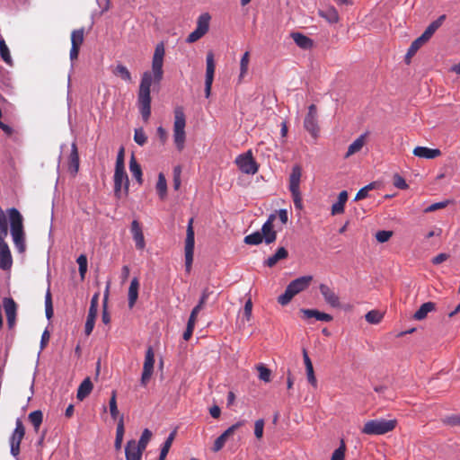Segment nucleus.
Returning <instances> with one entry per match:
<instances>
[{"label": "nucleus", "mask_w": 460, "mask_h": 460, "mask_svg": "<svg viewBox=\"0 0 460 460\" xmlns=\"http://www.w3.org/2000/svg\"><path fill=\"white\" fill-rule=\"evenodd\" d=\"M301 313L304 314L305 318H315L317 321L322 322H331L332 321V316L329 314L320 312L315 309H301Z\"/></svg>", "instance_id": "b1692460"}, {"label": "nucleus", "mask_w": 460, "mask_h": 460, "mask_svg": "<svg viewBox=\"0 0 460 460\" xmlns=\"http://www.w3.org/2000/svg\"><path fill=\"white\" fill-rule=\"evenodd\" d=\"M412 153L415 156L426 159H434L441 155L439 149H432L426 146H416Z\"/></svg>", "instance_id": "5701e85b"}, {"label": "nucleus", "mask_w": 460, "mask_h": 460, "mask_svg": "<svg viewBox=\"0 0 460 460\" xmlns=\"http://www.w3.org/2000/svg\"><path fill=\"white\" fill-rule=\"evenodd\" d=\"M296 295L287 287L285 292L278 297V302L282 305H288Z\"/></svg>", "instance_id": "3c124183"}, {"label": "nucleus", "mask_w": 460, "mask_h": 460, "mask_svg": "<svg viewBox=\"0 0 460 460\" xmlns=\"http://www.w3.org/2000/svg\"><path fill=\"white\" fill-rule=\"evenodd\" d=\"M10 222V230L13 243L19 252L25 251V234L23 230V218L19 210L11 208L6 210Z\"/></svg>", "instance_id": "f03ea898"}, {"label": "nucleus", "mask_w": 460, "mask_h": 460, "mask_svg": "<svg viewBox=\"0 0 460 460\" xmlns=\"http://www.w3.org/2000/svg\"><path fill=\"white\" fill-rule=\"evenodd\" d=\"M124 432H125L124 421H123V417L121 416L118 421L117 429H116V438H115V442H114V447L116 448V450H119L121 448Z\"/></svg>", "instance_id": "f704fd0d"}, {"label": "nucleus", "mask_w": 460, "mask_h": 460, "mask_svg": "<svg viewBox=\"0 0 460 460\" xmlns=\"http://www.w3.org/2000/svg\"><path fill=\"white\" fill-rule=\"evenodd\" d=\"M112 73L125 82L130 83L132 81L129 70L122 64H118L112 70Z\"/></svg>", "instance_id": "c9c22d12"}, {"label": "nucleus", "mask_w": 460, "mask_h": 460, "mask_svg": "<svg viewBox=\"0 0 460 460\" xmlns=\"http://www.w3.org/2000/svg\"><path fill=\"white\" fill-rule=\"evenodd\" d=\"M348 200V192L342 190L339 193L338 200L332 206V215H340L344 212V207Z\"/></svg>", "instance_id": "c85d7f7f"}, {"label": "nucleus", "mask_w": 460, "mask_h": 460, "mask_svg": "<svg viewBox=\"0 0 460 460\" xmlns=\"http://www.w3.org/2000/svg\"><path fill=\"white\" fill-rule=\"evenodd\" d=\"M446 19V15H440L436 21L432 22L424 31V32L420 36L421 40L427 42L432 35L436 32V31L442 25L443 22Z\"/></svg>", "instance_id": "4be33fe9"}, {"label": "nucleus", "mask_w": 460, "mask_h": 460, "mask_svg": "<svg viewBox=\"0 0 460 460\" xmlns=\"http://www.w3.org/2000/svg\"><path fill=\"white\" fill-rule=\"evenodd\" d=\"M130 231H131V234H132V237L141 234L143 231H142V227H141V225L140 223L137 221V220H133L132 223H131V227H130Z\"/></svg>", "instance_id": "69168bd1"}, {"label": "nucleus", "mask_w": 460, "mask_h": 460, "mask_svg": "<svg viewBox=\"0 0 460 460\" xmlns=\"http://www.w3.org/2000/svg\"><path fill=\"white\" fill-rule=\"evenodd\" d=\"M256 369L259 373V379L265 382L270 383L271 381V370L268 368L263 364H259L256 366Z\"/></svg>", "instance_id": "58836bf2"}, {"label": "nucleus", "mask_w": 460, "mask_h": 460, "mask_svg": "<svg viewBox=\"0 0 460 460\" xmlns=\"http://www.w3.org/2000/svg\"><path fill=\"white\" fill-rule=\"evenodd\" d=\"M252 300L249 298L244 305L243 307V314L246 317V319L249 321L252 316Z\"/></svg>", "instance_id": "338daca9"}, {"label": "nucleus", "mask_w": 460, "mask_h": 460, "mask_svg": "<svg viewBox=\"0 0 460 460\" xmlns=\"http://www.w3.org/2000/svg\"><path fill=\"white\" fill-rule=\"evenodd\" d=\"M201 39V14L197 18V27L186 39V42L193 43Z\"/></svg>", "instance_id": "ea45409f"}, {"label": "nucleus", "mask_w": 460, "mask_h": 460, "mask_svg": "<svg viewBox=\"0 0 460 460\" xmlns=\"http://www.w3.org/2000/svg\"><path fill=\"white\" fill-rule=\"evenodd\" d=\"M175 436H176V430H173L172 432L170 433V435L168 436V438H166V440L164 441V443L163 445L159 458L157 460H164L165 459V457L172 447V444L175 438Z\"/></svg>", "instance_id": "e433bc0d"}, {"label": "nucleus", "mask_w": 460, "mask_h": 460, "mask_svg": "<svg viewBox=\"0 0 460 460\" xmlns=\"http://www.w3.org/2000/svg\"><path fill=\"white\" fill-rule=\"evenodd\" d=\"M133 240L136 243V248L137 250H144L146 247V242L143 232L133 237Z\"/></svg>", "instance_id": "0e129e2a"}, {"label": "nucleus", "mask_w": 460, "mask_h": 460, "mask_svg": "<svg viewBox=\"0 0 460 460\" xmlns=\"http://www.w3.org/2000/svg\"><path fill=\"white\" fill-rule=\"evenodd\" d=\"M154 364H155V353L151 347L147 349L146 351L145 361L143 366V372L141 376V385L146 386L149 382L153 371H154Z\"/></svg>", "instance_id": "ddd939ff"}, {"label": "nucleus", "mask_w": 460, "mask_h": 460, "mask_svg": "<svg viewBox=\"0 0 460 460\" xmlns=\"http://www.w3.org/2000/svg\"><path fill=\"white\" fill-rule=\"evenodd\" d=\"M235 163L239 169L246 174H255L259 170V165L252 157V151L249 150L245 154L236 157Z\"/></svg>", "instance_id": "9d476101"}, {"label": "nucleus", "mask_w": 460, "mask_h": 460, "mask_svg": "<svg viewBox=\"0 0 460 460\" xmlns=\"http://www.w3.org/2000/svg\"><path fill=\"white\" fill-rule=\"evenodd\" d=\"M201 309V299L199 301V303L197 304V305L193 308L190 315V318L188 320V323H187V327L186 328H190L191 330L194 329V326H195V323H196V318H197V315L199 312V310Z\"/></svg>", "instance_id": "de8ad7c7"}, {"label": "nucleus", "mask_w": 460, "mask_h": 460, "mask_svg": "<svg viewBox=\"0 0 460 460\" xmlns=\"http://www.w3.org/2000/svg\"><path fill=\"white\" fill-rule=\"evenodd\" d=\"M426 43L424 40H421L420 38H417L410 46L409 49H408V52H407V57H411L413 56L417 51L418 49L424 44Z\"/></svg>", "instance_id": "6e6d98bb"}, {"label": "nucleus", "mask_w": 460, "mask_h": 460, "mask_svg": "<svg viewBox=\"0 0 460 460\" xmlns=\"http://www.w3.org/2000/svg\"><path fill=\"white\" fill-rule=\"evenodd\" d=\"M443 423L451 427H460V415L452 414L443 419Z\"/></svg>", "instance_id": "864d4df0"}, {"label": "nucleus", "mask_w": 460, "mask_h": 460, "mask_svg": "<svg viewBox=\"0 0 460 460\" xmlns=\"http://www.w3.org/2000/svg\"><path fill=\"white\" fill-rule=\"evenodd\" d=\"M312 279V276H303L292 280L288 285V288L293 292V294L296 295L306 289L309 287Z\"/></svg>", "instance_id": "aec40b11"}, {"label": "nucleus", "mask_w": 460, "mask_h": 460, "mask_svg": "<svg viewBox=\"0 0 460 460\" xmlns=\"http://www.w3.org/2000/svg\"><path fill=\"white\" fill-rule=\"evenodd\" d=\"M156 190L160 198L163 199L166 196L167 183L164 175L161 172L158 175V181L156 183Z\"/></svg>", "instance_id": "a19ab883"}, {"label": "nucleus", "mask_w": 460, "mask_h": 460, "mask_svg": "<svg viewBox=\"0 0 460 460\" xmlns=\"http://www.w3.org/2000/svg\"><path fill=\"white\" fill-rule=\"evenodd\" d=\"M164 57V47L163 43L156 45L152 60V73L146 71L143 73L139 90L137 94V106L141 116L145 121H147L151 115V96L150 88L152 83H160L163 79Z\"/></svg>", "instance_id": "f257e3e1"}, {"label": "nucleus", "mask_w": 460, "mask_h": 460, "mask_svg": "<svg viewBox=\"0 0 460 460\" xmlns=\"http://www.w3.org/2000/svg\"><path fill=\"white\" fill-rule=\"evenodd\" d=\"M152 438V432L145 429L138 441L130 439L125 447L126 460H142L143 452L146 450Z\"/></svg>", "instance_id": "39448f33"}, {"label": "nucleus", "mask_w": 460, "mask_h": 460, "mask_svg": "<svg viewBox=\"0 0 460 460\" xmlns=\"http://www.w3.org/2000/svg\"><path fill=\"white\" fill-rule=\"evenodd\" d=\"M303 358L305 366L307 380L313 386H316L317 381L314 376L313 363L305 349L303 350Z\"/></svg>", "instance_id": "bb28decb"}, {"label": "nucleus", "mask_w": 460, "mask_h": 460, "mask_svg": "<svg viewBox=\"0 0 460 460\" xmlns=\"http://www.w3.org/2000/svg\"><path fill=\"white\" fill-rule=\"evenodd\" d=\"M8 234V225L5 214L0 207V269L8 270L12 268L13 258L10 248L4 241Z\"/></svg>", "instance_id": "7ed1b4c3"}, {"label": "nucleus", "mask_w": 460, "mask_h": 460, "mask_svg": "<svg viewBox=\"0 0 460 460\" xmlns=\"http://www.w3.org/2000/svg\"><path fill=\"white\" fill-rule=\"evenodd\" d=\"M320 293L322 294L324 301L332 307L340 306V298L335 291L326 284H320Z\"/></svg>", "instance_id": "a211bd4d"}, {"label": "nucleus", "mask_w": 460, "mask_h": 460, "mask_svg": "<svg viewBox=\"0 0 460 460\" xmlns=\"http://www.w3.org/2000/svg\"><path fill=\"white\" fill-rule=\"evenodd\" d=\"M318 14L325 19L329 23H336L339 22V13L333 6H328L325 9H319Z\"/></svg>", "instance_id": "cd10ccee"}, {"label": "nucleus", "mask_w": 460, "mask_h": 460, "mask_svg": "<svg viewBox=\"0 0 460 460\" xmlns=\"http://www.w3.org/2000/svg\"><path fill=\"white\" fill-rule=\"evenodd\" d=\"M276 217V214H270L260 231L266 244H270L277 239V231L274 230L273 225Z\"/></svg>", "instance_id": "dca6fc26"}, {"label": "nucleus", "mask_w": 460, "mask_h": 460, "mask_svg": "<svg viewBox=\"0 0 460 460\" xmlns=\"http://www.w3.org/2000/svg\"><path fill=\"white\" fill-rule=\"evenodd\" d=\"M138 288H139V282L137 278H134L129 285L128 288V307L132 308L138 297Z\"/></svg>", "instance_id": "72a5a7b5"}, {"label": "nucleus", "mask_w": 460, "mask_h": 460, "mask_svg": "<svg viewBox=\"0 0 460 460\" xmlns=\"http://www.w3.org/2000/svg\"><path fill=\"white\" fill-rule=\"evenodd\" d=\"M243 425V422H237L231 427H229L226 430H225L216 440L212 450L214 452L219 451L226 444V440L234 435V431Z\"/></svg>", "instance_id": "6ab92c4d"}, {"label": "nucleus", "mask_w": 460, "mask_h": 460, "mask_svg": "<svg viewBox=\"0 0 460 460\" xmlns=\"http://www.w3.org/2000/svg\"><path fill=\"white\" fill-rule=\"evenodd\" d=\"M76 262L79 266V274L81 278L84 279L87 271V257L84 254H81L77 258Z\"/></svg>", "instance_id": "8fccbe9b"}, {"label": "nucleus", "mask_w": 460, "mask_h": 460, "mask_svg": "<svg viewBox=\"0 0 460 460\" xmlns=\"http://www.w3.org/2000/svg\"><path fill=\"white\" fill-rule=\"evenodd\" d=\"M49 339H50V334L48 330H45L41 335V340H40L41 349L47 346V344L49 341Z\"/></svg>", "instance_id": "774afa93"}, {"label": "nucleus", "mask_w": 460, "mask_h": 460, "mask_svg": "<svg viewBox=\"0 0 460 460\" xmlns=\"http://www.w3.org/2000/svg\"><path fill=\"white\" fill-rule=\"evenodd\" d=\"M186 116L184 108L181 105H176L173 108V141L179 151L184 148L186 140Z\"/></svg>", "instance_id": "20e7f679"}, {"label": "nucleus", "mask_w": 460, "mask_h": 460, "mask_svg": "<svg viewBox=\"0 0 460 460\" xmlns=\"http://www.w3.org/2000/svg\"><path fill=\"white\" fill-rule=\"evenodd\" d=\"M215 60L214 54L212 51L208 52L206 58V82H205V93L206 97H209L211 93V87L215 74Z\"/></svg>", "instance_id": "2eb2a0df"}, {"label": "nucleus", "mask_w": 460, "mask_h": 460, "mask_svg": "<svg viewBox=\"0 0 460 460\" xmlns=\"http://www.w3.org/2000/svg\"><path fill=\"white\" fill-rule=\"evenodd\" d=\"M366 321L372 324L379 323L383 319V314L377 310H371L365 315Z\"/></svg>", "instance_id": "c03bdc74"}, {"label": "nucleus", "mask_w": 460, "mask_h": 460, "mask_svg": "<svg viewBox=\"0 0 460 460\" xmlns=\"http://www.w3.org/2000/svg\"><path fill=\"white\" fill-rule=\"evenodd\" d=\"M134 140L139 146H144L147 142V137L142 128L135 129Z\"/></svg>", "instance_id": "09e8293b"}, {"label": "nucleus", "mask_w": 460, "mask_h": 460, "mask_svg": "<svg viewBox=\"0 0 460 460\" xmlns=\"http://www.w3.org/2000/svg\"><path fill=\"white\" fill-rule=\"evenodd\" d=\"M436 309V304L434 302H426L420 305V307L413 314V318L417 321L425 319L429 313Z\"/></svg>", "instance_id": "c756f323"}, {"label": "nucleus", "mask_w": 460, "mask_h": 460, "mask_svg": "<svg viewBox=\"0 0 460 460\" xmlns=\"http://www.w3.org/2000/svg\"><path fill=\"white\" fill-rule=\"evenodd\" d=\"M393 183L400 190H406L408 188V184L405 180L399 174H394Z\"/></svg>", "instance_id": "052dcab7"}, {"label": "nucleus", "mask_w": 460, "mask_h": 460, "mask_svg": "<svg viewBox=\"0 0 460 460\" xmlns=\"http://www.w3.org/2000/svg\"><path fill=\"white\" fill-rule=\"evenodd\" d=\"M93 383L89 377H86L79 385L77 389L76 397L79 401H83L86 398L93 390Z\"/></svg>", "instance_id": "2f4dec72"}, {"label": "nucleus", "mask_w": 460, "mask_h": 460, "mask_svg": "<svg viewBox=\"0 0 460 460\" xmlns=\"http://www.w3.org/2000/svg\"><path fill=\"white\" fill-rule=\"evenodd\" d=\"M244 243L249 245H258L263 242V235L260 231H256L244 237Z\"/></svg>", "instance_id": "79ce46f5"}, {"label": "nucleus", "mask_w": 460, "mask_h": 460, "mask_svg": "<svg viewBox=\"0 0 460 460\" xmlns=\"http://www.w3.org/2000/svg\"><path fill=\"white\" fill-rule=\"evenodd\" d=\"M84 40V29L80 28L71 32V49L69 53L70 60L73 62L78 58L80 47Z\"/></svg>", "instance_id": "4468645a"}, {"label": "nucleus", "mask_w": 460, "mask_h": 460, "mask_svg": "<svg viewBox=\"0 0 460 460\" xmlns=\"http://www.w3.org/2000/svg\"><path fill=\"white\" fill-rule=\"evenodd\" d=\"M304 128L314 139L318 137L320 128L317 121V109L314 104L308 107V112L304 119Z\"/></svg>", "instance_id": "f8f14e48"}, {"label": "nucleus", "mask_w": 460, "mask_h": 460, "mask_svg": "<svg viewBox=\"0 0 460 460\" xmlns=\"http://www.w3.org/2000/svg\"><path fill=\"white\" fill-rule=\"evenodd\" d=\"M107 299L108 294L106 293L103 299V306H102V321L104 324H109L111 323V315L107 310Z\"/></svg>", "instance_id": "4d7b16f0"}, {"label": "nucleus", "mask_w": 460, "mask_h": 460, "mask_svg": "<svg viewBox=\"0 0 460 460\" xmlns=\"http://www.w3.org/2000/svg\"><path fill=\"white\" fill-rule=\"evenodd\" d=\"M372 189H373V185L372 184H368V185L363 187L362 189H360L357 192V194H356V196L354 198V200L355 201H358V200L366 199L367 197V195H368V191L370 190H372Z\"/></svg>", "instance_id": "13d9d810"}, {"label": "nucleus", "mask_w": 460, "mask_h": 460, "mask_svg": "<svg viewBox=\"0 0 460 460\" xmlns=\"http://www.w3.org/2000/svg\"><path fill=\"white\" fill-rule=\"evenodd\" d=\"M193 219L190 218L188 224L187 235L185 240V270L187 273L190 272L193 261L194 250V231L192 227Z\"/></svg>", "instance_id": "1a4fd4ad"}, {"label": "nucleus", "mask_w": 460, "mask_h": 460, "mask_svg": "<svg viewBox=\"0 0 460 460\" xmlns=\"http://www.w3.org/2000/svg\"><path fill=\"white\" fill-rule=\"evenodd\" d=\"M367 133H364L360 135L357 139H355L348 147V151L344 155V158H349L354 154L359 152L364 145L366 144V137Z\"/></svg>", "instance_id": "393cba45"}, {"label": "nucleus", "mask_w": 460, "mask_h": 460, "mask_svg": "<svg viewBox=\"0 0 460 460\" xmlns=\"http://www.w3.org/2000/svg\"><path fill=\"white\" fill-rule=\"evenodd\" d=\"M4 313L7 319L9 328H13L15 324L17 305L12 297H5L3 301Z\"/></svg>", "instance_id": "f3484780"}, {"label": "nucleus", "mask_w": 460, "mask_h": 460, "mask_svg": "<svg viewBox=\"0 0 460 460\" xmlns=\"http://www.w3.org/2000/svg\"><path fill=\"white\" fill-rule=\"evenodd\" d=\"M288 256V252L287 249L284 247H279L273 255L270 256L265 261V265L271 268V267L275 266L279 261L287 259Z\"/></svg>", "instance_id": "7c9ffc66"}, {"label": "nucleus", "mask_w": 460, "mask_h": 460, "mask_svg": "<svg viewBox=\"0 0 460 460\" xmlns=\"http://www.w3.org/2000/svg\"><path fill=\"white\" fill-rule=\"evenodd\" d=\"M25 435V428L22 421L17 419L15 421V429L10 438L11 454L17 457L20 454V445Z\"/></svg>", "instance_id": "9b49d317"}, {"label": "nucleus", "mask_w": 460, "mask_h": 460, "mask_svg": "<svg viewBox=\"0 0 460 460\" xmlns=\"http://www.w3.org/2000/svg\"><path fill=\"white\" fill-rule=\"evenodd\" d=\"M396 425V420H371L365 423L361 432L367 435H384L394 430Z\"/></svg>", "instance_id": "423d86ee"}, {"label": "nucleus", "mask_w": 460, "mask_h": 460, "mask_svg": "<svg viewBox=\"0 0 460 460\" xmlns=\"http://www.w3.org/2000/svg\"><path fill=\"white\" fill-rule=\"evenodd\" d=\"M124 154H125V150H124V147L121 146L118 152V155H117V159H116V164H115V168H125V164H124Z\"/></svg>", "instance_id": "e2e57ef3"}, {"label": "nucleus", "mask_w": 460, "mask_h": 460, "mask_svg": "<svg viewBox=\"0 0 460 460\" xmlns=\"http://www.w3.org/2000/svg\"><path fill=\"white\" fill-rule=\"evenodd\" d=\"M264 420L262 419L257 420L254 423V435L260 439L263 436Z\"/></svg>", "instance_id": "bf43d9fd"}, {"label": "nucleus", "mask_w": 460, "mask_h": 460, "mask_svg": "<svg viewBox=\"0 0 460 460\" xmlns=\"http://www.w3.org/2000/svg\"><path fill=\"white\" fill-rule=\"evenodd\" d=\"M67 164L69 172L73 176H75L79 170V155L75 142H74L71 146V152L68 156Z\"/></svg>", "instance_id": "412c9836"}, {"label": "nucleus", "mask_w": 460, "mask_h": 460, "mask_svg": "<svg viewBox=\"0 0 460 460\" xmlns=\"http://www.w3.org/2000/svg\"><path fill=\"white\" fill-rule=\"evenodd\" d=\"M249 62H250V53H249V51H246L243 55L241 61H240V78H243L247 74Z\"/></svg>", "instance_id": "a18cd8bd"}, {"label": "nucleus", "mask_w": 460, "mask_h": 460, "mask_svg": "<svg viewBox=\"0 0 460 460\" xmlns=\"http://www.w3.org/2000/svg\"><path fill=\"white\" fill-rule=\"evenodd\" d=\"M345 451L346 447L343 441H341V446L334 450L332 455L331 460H344L345 459Z\"/></svg>", "instance_id": "603ef678"}, {"label": "nucleus", "mask_w": 460, "mask_h": 460, "mask_svg": "<svg viewBox=\"0 0 460 460\" xmlns=\"http://www.w3.org/2000/svg\"><path fill=\"white\" fill-rule=\"evenodd\" d=\"M393 231L381 230L376 232V239L378 243H385L393 236Z\"/></svg>", "instance_id": "5fc2aeb1"}, {"label": "nucleus", "mask_w": 460, "mask_h": 460, "mask_svg": "<svg viewBox=\"0 0 460 460\" xmlns=\"http://www.w3.org/2000/svg\"><path fill=\"white\" fill-rule=\"evenodd\" d=\"M302 176V168L300 165L296 164L292 168V172L289 175L288 180V190L291 193L294 206L296 209H303V199L300 191V180Z\"/></svg>", "instance_id": "0eeeda50"}, {"label": "nucleus", "mask_w": 460, "mask_h": 460, "mask_svg": "<svg viewBox=\"0 0 460 460\" xmlns=\"http://www.w3.org/2000/svg\"><path fill=\"white\" fill-rule=\"evenodd\" d=\"M114 194L118 199L122 195H128L129 181L125 168H115L114 172Z\"/></svg>", "instance_id": "6e6552de"}, {"label": "nucleus", "mask_w": 460, "mask_h": 460, "mask_svg": "<svg viewBox=\"0 0 460 460\" xmlns=\"http://www.w3.org/2000/svg\"><path fill=\"white\" fill-rule=\"evenodd\" d=\"M129 171H130L132 176L137 181V183L141 185L143 183L142 169H141L140 164L137 163L136 157L134 156V155H132L130 157Z\"/></svg>", "instance_id": "473e14b6"}, {"label": "nucleus", "mask_w": 460, "mask_h": 460, "mask_svg": "<svg viewBox=\"0 0 460 460\" xmlns=\"http://www.w3.org/2000/svg\"><path fill=\"white\" fill-rule=\"evenodd\" d=\"M291 38L295 43L303 49H310L314 46V41L309 37L300 32H292Z\"/></svg>", "instance_id": "a878e982"}, {"label": "nucleus", "mask_w": 460, "mask_h": 460, "mask_svg": "<svg viewBox=\"0 0 460 460\" xmlns=\"http://www.w3.org/2000/svg\"><path fill=\"white\" fill-rule=\"evenodd\" d=\"M28 418L31 423L32 424L35 432H38L43 420V414L41 411L38 410L31 412Z\"/></svg>", "instance_id": "4c0bfd02"}, {"label": "nucleus", "mask_w": 460, "mask_h": 460, "mask_svg": "<svg viewBox=\"0 0 460 460\" xmlns=\"http://www.w3.org/2000/svg\"><path fill=\"white\" fill-rule=\"evenodd\" d=\"M0 55L3 60L8 64H12V58L8 47L4 40H0Z\"/></svg>", "instance_id": "49530a36"}, {"label": "nucleus", "mask_w": 460, "mask_h": 460, "mask_svg": "<svg viewBox=\"0 0 460 460\" xmlns=\"http://www.w3.org/2000/svg\"><path fill=\"white\" fill-rule=\"evenodd\" d=\"M109 408L111 418L113 420H117L119 417V410L117 406V392L115 390L111 392V396L109 402Z\"/></svg>", "instance_id": "37998d69"}, {"label": "nucleus", "mask_w": 460, "mask_h": 460, "mask_svg": "<svg viewBox=\"0 0 460 460\" xmlns=\"http://www.w3.org/2000/svg\"><path fill=\"white\" fill-rule=\"evenodd\" d=\"M447 204H448V201L433 203L430 206H429L428 208H426L424 209V212L429 213V212H433V211H436L438 209H442V208H446L447 206Z\"/></svg>", "instance_id": "680f3d73"}]
</instances>
